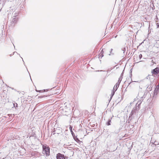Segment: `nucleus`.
Wrapping results in <instances>:
<instances>
[{"mask_svg": "<svg viewBox=\"0 0 159 159\" xmlns=\"http://www.w3.org/2000/svg\"><path fill=\"white\" fill-rule=\"evenodd\" d=\"M99 55V58H101L103 56V52H102V53L100 52Z\"/></svg>", "mask_w": 159, "mask_h": 159, "instance_id": "dca6fc26", "label": "nucleus"}, {"mask_svg": "<svg viewBox=\"0 0 159 159\" xmlns=\"http://www.w3.org/2000/svg\"><path fill=\"white\" fill-rule=\"evenodd\" d=\"M11 55H11V54H10V56H11Z\"/></svg>", "mask_w": 159, "mask_h": 159, "instance_id": "7c9ffc66", "label": "nucleus"}, {"mask_svg": "<svg viewBox=\"0 0 159 159\" xmlns=\"http://www.w3.org/2000/svg\"><path fill=\"white\" fill-rule=\"evenodd\" d=\"M16 17V16H15ZM17 18L15 17L13 18L12 21L11 22V25L12 26H14V25L17 22Z\"/></svg>", "mask_w": 159, "mask_h": 159, "instance_id": "0eeeda50", "label": "nucleus"}, {"mask_svg": "<svg viewBox=\"0 0 159 159\" xmlns=\"http://www.w3.org/2000/svg\"><path fill=\"white\" fill-rule=\"evenodd\" d=\"M97 71L98 72H99V71L100 72V71H103L102 70H98Z\"/></svg>", "mask_w": 159, "mask_h": 159, "instance_id": "bb28decb", "label": "nucleus"}, {"mask_svg": "<svg viewBox=\"0 0 159 159\" xmlns=\"http://www.w3.org/2000/svg\"><path fill=\"white\" fill-rule=\"evenodd\" d=\"M142 57V55L141 54H140L139 55V57L140 58V59H141Z\"/></svg>", "mask_w": 159, "mask_h": 159, "instance_id": "6ab92c4d", "label": "nucleus"}, {"mask_svg": "<svg viewBox=\"0 0 159 159\" xmlns=\"http://www.w3.org/2000/svg\"><path fill=\"white\" fill-rule=\"evenodd\" d=\"M22 60H23V61L24 62V60H23V59H22Z\"/></svg>", "mask_w": 159, "mask_h": 159, "instance_id": "f704fd0d", "label": "nucleus"}, {"mask_svg": "<svg viewBox=\"0 0 159 159\" xmlns=\"http://www.w3.org/2000/svg\"><path fill=\"white\" fill-rule=\"evenodd\" d=\"M44 97H45V96H39V98H42Z\"/></svg>", "mask_w": 159, "mask_h": 159, "instance_id": "412c9836", "label": "nucleus"}, {"mask_svg": "<svg viewBox=\"0 0 159 159\" xmlns=\"http://www.w3.org/2000/svg\"><path fill=\"white\" fill-rule=\"evenodd\" d=\"M111 119H109L108 120V121L106 123V124L108 125H111Z\"/></svg>", "mask_w": 159, "mask_h": 159, "instance_id": "4468645a", "label": "nucleus"}, {"mask_svg": "<svg viewBox=\"0 0 159 159\" xmlns=\"http://www.w3.org/2000/svg\"><path fill=\"white\" fill-rule=\"evenodd\" d=\"M121 81V80H118V82L114 86L113 90L112 91L111 93V96L110 97L111 99L113 96L114 95L115 92L116 91V90L118 88Z\"/></svg>", "mask_w": 159, "mask_h": 159, "instance_id": "7ed1b4c3", "label": "nucleus"}, {"mask_svg": "<svg viewBox=\"0 0 159 159\" xmlns=\"http://www.w3.org/2000/svg\"><path fill=\"white\" fill-rule=\"evenodd\" d=\"M156 25H157V28H159V23H157L156 24Z\"/></svg>", "mask_w": 159, "mask_h": 159, "instance_id": "aec40b11", "label": "nucleus"}, {"mask_svg": "<svg viewBox=\"0 0 159 159\" xmlns=\"http://www.w3.org/2000/svg\"><path fill=\"white\" fill-rule=\"evenodd\" d=\"M151 62L153 63H155L154 62L153 60H152Z\"/></svg>", "mask_w": 159, "mask_h": 159, "instance_id": "5701e85b", "label": "nucleus"}, {"mask_svg": "<svg viewBox=\"0 0 159 159\" xmlns=\"http://www.w3.org/2000/svg\"><path fill=\"white\" fill-rule=\"evenodd\" d=\"M56 158L57 159H65V157L63 154L60 153H58L57 155Z\"/></svg>", "mask_w": 159, "mask_h": 159, "instance_id": "20e7f679", "label": "nucleus"}, {"mask_svg": "<svg viewBox=\"0 0 159 159\" xmlns=\"http://www.w3.org/2000/svg\"><path fill=\"white\" fill-rule=\"evenodd\" d=\"M95 126V125H93L92 127H94V126Z\"/></svg>", "mask_w": 159, "mask_h": 159, "instance_id": "cd10ccee", "label": "nucleus"}, {"mask_svg": "<svg viewBox=\"0 0 159 159\" xmlns=\"http://www.w3.org/2000/svg\"><path fill=\"white\" fill-rule=\"evenodd\" d=\"M123 72H122V73L121 74V75L120 76V77L119 78V80H122V76H123Z\"/></svg>", "mask_w": 159, "mask_h": 159, "instance_id": "f3484780", "label": "nucleus"}, {"mask_svg": "<svg viewBox=\"0 0 159 159\" xmlns=\"http://www.w3.org/2000/svg\"><path fill=\"white\" fill-rule=\"evenodd\" d=\"M121 50L123 52V53H124L125 51H126V49L125 48H123L121 49Z\"/></svg>", "mask_w": 159, "mask_h": 159, "instance_id": "a211bd4d", "label": "nucleus"}, {"mask_svg": "<svg viewBox=\"0 0 159 159\" xmlns=\"http://www.w3.org/2000/svg\"><path fill=\"white\" fill-rule=\"evenodd\" d=\"M9 115H10V114H8V115L9 116H9Z\"/></svg>", "mask_w": 159, "mask_h": 159, "instance_id": "473e14b6", "label": "nucleus"}, {"mask_svg": "<svg viewBox=\"0 0 159 159\" xmlns=\"http://www.w3.org/2000/svg\"><path fill=\"white\" fill-rule=\"evenodd\" d=\"M12 89H14V88H11Z\"/></svg>", "mask_w": 159, "mask_h": 159, "instance_id": "2f4dec72", "label": "nucleus"}, {"mask_svg": "<svg viewBox=\"0 0 159 159\" xmlns=\"http://www.w3.org/2000/svg\"><path fill=\"white\" fill-rule=\"evenodd\" d=\"M42 153L47 156H49L50 153V148L46 145H43Z\"/></svg>", "mask_w": 159, "mask_h": 159, "instance_id": "f03ea898", "label": "nucleus"}, {"mask_svg": "<svg viewBox=\"0 0 159 159\" xmlns=\"http://www.w3.org/2000/svg\"><path fill=\"white\" fill-rule=\"evenodd\" d=\"M61 131V130L60 128H54L53 129V132H54L53 133V134L54 135L55 134H58L60 133V132Z\"/></svg>", "mask_w": 159, "mask_h": 159, "instance_id": "423d86ee", "label": "nucleus"}, {"mask_svg": "<svg viewBox=\"0 0 159 159\" xmlns=\"http://www.w3.org/2000/svg\"><path fill=\"white\" fill-rule=\"evenodd\" d=\"M141 102H141V101H138V102L136 104V106H137L138 107H140L139 105L141 104Z\"/></svg>", "mask_w": 159, "mask_h": 159, "instance_id": "2eb2a0df", "label": "nucleus"}, {"mask_svg": "<svg viewBox=\"0 0 159 159\" xmlns=\"http://www.w3.org/2000/svg\"><path fill=\"white\" fill-rule=\"evenodd\" d=\"M103 49H102V50L100 52V53L103 52V53H104V52L103 51Z\"/></svg>", "mask_w": 159, "mask_h": 159, "instance_id": "b1692460", "label": "nucleus"}, {"mask_svg": "<svg viewBox=\"0 0 159 159\" xmlns=\"http://www.w3.org/2000/svg\"><path fill=\"white\" fill-rule=\"evenodd\" d=\"M49 90V89H43V90H36V91L37 92H44L46 91H48V90Z\"/></svg>", "mask_w": 159, "mask_h": 159, "instance_id": "9b49d317", "label": "nucleus"}, {"mask_svg": "<svg viewBox=\"0 0 159 159\" xmlns=\"http://www.w3.org/2000/svg\"><path fill=\"white\" fill-rule=\"evenodd\" d=\"M159 89L157 88H156L155 89L154 92V96H155V97H156V96L157 95V94H158V89Z\"/></svg>", "mask_w": 159, "mask_h": 159, "instance_id": "1a4fd4ad", "label": "nucleus"}, {"mask_svg": "<svg viewBox=\"0 0 159 159\" xmlns=\"http://www.w3.org/2000/svg\"><path fill=\"white\" fill-rule=\"evenodd\" d=\"M18 106V104L17 103H16V107H17V106Z\"/></svg>", "mask_w": 159, "mask_h": 159, "instance_id": "a878e982", "label": "nucleus"}, {"mask_svg": "<svg viewBox=\"0 0 159 159\" xmlns=\"http://www.w3.org/2000/svg\"><path fill=\"white\" fill-rule=\"evenodd\" d=\"M15 52H13V54H14Z\"/></svg>", "mask_w": 159, "mask_h": 159, "instance_id": "c85d7f7f", "label": "nucleus"}, {"mask_svg": "<svg viewBox=\"0 0 159 159\" xmlns=\"http://www.w3.org/2000/svg\"><path fill=\"white\" fill-rule=\"evenodd\" d=\"M140 107H139L136 106L134 107L132 110L128 119L129 122H130L134 118L133 116L136 114V113H138Z\"/></svg>", "mask_w": 159, "mask_h": 159, "instance_id": "f257e3e1", "label": "nucleus"}, {"mask_svg": "<svg viewBox=\"0 0 159 159\" xmlns=\"http://www.w3.org/2000/svg\"><path fill=\"white\" fill-rule=\"evenodd\" d=\"M157 88L159 89V82L157 85L156 87Z\"/></svg>", "mask_w": 159, "mask_h": 159, "instance_id": "4be33fe9", "label": "nucleus"}, {"mask_svg": "<svg viewBox=\"0 0 159 159\" xmlns=\"http://www.w3.org/2000/svg\"><path fill=\"white\" fill-rule=\"evenodd\" d=\"M30 79H31V77H30Z\"/></svg>", "mask_w": 159, "mask_h": 159, "instance_id": "72a5a7b5", "label": "nucleus"}, {"mask_svg": "<svg viewBox=\"0 0 159 159\" xmlns=\"http://www.w3.org/2000/svg\"><path fill=\"white\" fill-rule=\"evenodd\" d=\"M75 140L78 143H80L81 142V141L79 140V139L77 138V136H75V135H74L72 136Z\"/></svg>", "mask_w": 159, "mask_h": 159, "instance_id": "9d476101", "label": "nucleus"}, {"mask_svg": "<svg viewBox=\"0 0 159 159\" xmlns=\"http://www.w3.org/2000/svg\"><path fill=\"white\" fill-rule=\"evenodd\" d=\"M112 50H113V49L111 48V51H110V53H111V52L112 51Z\"/></svg>", "mask_w": 159, "mask_h": 159, "instance_id": "393cba45", "label": "nucleus"}, {"mask_svg": "<svg viewBox=\"0 0 159 159\" xmlns=\"http://www.w3.org/2000/svg\"><path fill=\"white\" fill-rule=\"evenodd\" d=\"M152 75H157L159 73V67H157L152 71Z\"/></svg>", "mask_w": 159, "mask_h": 159, "instance_id": "39448f33", "label": "nucleus"}, {"mask_svg": "<svg viewBox=\"0 0 159 159\" xmlns=\"http://www.w3.org/2000/svg\"><path fill=\"white\" fill-rule=\"evenodd\" d=\"M154 78V76L152 75H148L146 77V78L147 79H153Z\"/></svg>", "mask_w": 159, "mask_h": 159, "instance_id": "f8f14e48", "label": "nucleus"}, {"mask_svg": "<svg viewBox=\"0 0 159 159\" xmlns=\"http://www.w3.org/2000/svg\"><path fill=\"white\" fill-rule=\"evenodd\" d=\"M129 80H126L124 82V83L125 84H126L127 83H128L129 82V84H133V83H134V82H138V81H132V80H131V81L130 82V81H129ZM129 81H130V80H129Z\"/></svg>", "mask_w": 159, "mask_h": 159, "instance_id": "6e6552de", "label": "nucleus"}, {"mask_svg": "<svg viewBox=\"0 0 159 159\" xmlns=\"http://www.w3.org/2000/svg\"><path fill=\"white\" fill-rule=\"evenodd\" d=\"M70 132H71L72 135V136H73V135H74L75 134H74L73 132L72 131V126H70Z\"/></svg>", "mask_w": 159, "mask_h": 159, "instance_id": "ddd939ff", "label": "nucleus"}, {"mask_svg": "<svg viewBox=\"0 0 159 159\" xmlns=\"http://www.w3.org/2000/svg\"><path fill=\"white\" fill-rule=\"evenodd\" d=\"M54 88V87H53V88ZM52 89V88L51 89H50L51 90Z\"/></svg>", "mask_w": 159, "mask_h": 159, "instance_id": "c756f323", "label": "nucleus"}]
</instances>
